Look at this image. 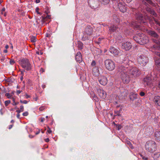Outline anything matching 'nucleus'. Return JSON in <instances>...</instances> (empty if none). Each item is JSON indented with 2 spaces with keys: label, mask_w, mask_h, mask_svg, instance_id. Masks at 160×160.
I'll return each mask as SVG.
<instances>
[{
  "label": "nucleus",
  "mask_w": 160,
  "mask_h": 160,
  "mask_svg": "<svg viewBox=\"0 0 160 160\" xmlns=\"http://www.w3.org/2000/svg\"><path fill=\"white\" fill-rule=\"evenodd\" d=\"M142 158L144 160H147V158L145 157H142Z\"/></svg>",
  "instance_id": "864d4df0"
},
{
  "label": "nucleus",
  "mask_w": 160,
  "mask_h": 160,
  "mask_svg": "<svg viewBox=\"0 0 160 160\" xmlns=\"http://www.w3.org/2000/svg\"><path fill=\"white\" fill-rule=\"evenodd\" d=\"M121 95L123 97H126L128 94V91L124 88H122L121 90Z\"/></svg>",
  "instance_id": "aec40b11"
},
{
  "label": "nucleus",
  "mask_w": 160,
  "mask_h": 160,
  "mask_svg": "<svg viewBox=\"0 0 160 160\" xmlns=\"http://www.w3.org/2000/svg\"><path fill=\"white\" fill-rule=\"evenodd\" d=\"M148 34L152 37H154L156 38H158V35L154 31H149L148 32Z\"/></svg>",
  "instance_id": "6ab92c4d"
},
{
  "label": "nucleus",
  "mask_w": 160,
  "mask_h": 160,
  "mask_svg": "<svg viewBox=\"0 0 160 160\" xmlns=\"http://www.w3.org/2000/svg\"><path fill=\"white\" fill-rule=\"evenodd\" d=\"M116 127H117V128H118V130H120V129H121V126L120 125H118H118H116Z\"/></svg>",
  "instance_id": "a19ab883"
},
{
  "label": "nucleus",
  "mask_w": 160,
  "mask_h": 160,
  "mask_svg": "<svg viewBox=\"0 0 160 160\" xmlns=\"http://www.w3.org/2000/svg\"><path fill=\"white\" fill-rule=\"evenodd\" d=\"M142 4H144L146 7L145 8L146 9L147 11L150 13L151 14L153 15L154 17H156L157 16V14L154 12V11L152 8H149L147 5L148 4H152V1L150 0H142Z\"/></svg>",
  "instance_id": "7ed1b4c3"
},
{
  "label": "nucleus",
  "mask_w": 160,
  "mask_h": 160,
  "mask_svg": "<svg viewBox=\"0 0 160 160\" xmlns=\"http://www.w3.org/2000/svg\"><path fill=\"white\" fill-rule=\"evenodd\" d=\"M29 136L30 138H32L34 137L33 136H32V135H29Z\"/></svg>",
  "instance_id": "4d7b16f0"
},
{
  "label": "nucleus",
  "mask_w": 160,
  "mask_h": 160,
  "mask_svg": "<svg viewBox=\"0 0 160 160\" xmlns=\"http://www.w3.org/2000/svg\"><path fill=\"white\" fill-rule=\"evenodd\" d=\"M98 92L99 96L102 99H105L106 97V93L103 90L101 89H98Z\"/></svg>",
  "instance_id": "4468645a"
},
{
  "label": "nucleus",
  "mask_w": 160,
  "mask_h": 160,
  "mask_svg": "<svg viewBox=\"0 0 160 160\" xmlns=\"http://www.w3.org/2000/svg\"><path fill=\"white\" fill-rule=\"evenodd\" d=\"M40 132V130H39V131L38 132H36L35 134L36 135H38L39 133Z\"/></svg>",
  "instance_id": "bf43d9fd"
},
{
  "label": "nucleus",
  "mask_w": 160,
  "mask_h": 160,
  "mask_svg": "<svg viewBox=\"0 0 160 160\" xmlns=\"http://www.w3.org/2000/svg\"><path fill=\"white\" fill-rule=\"evenodd\" d=\"M122 47L125 50H129L132 48V45L130 42H127L122 43Z\"/></svg>",
  "instance_id": "1a4fd4ad"
},
{
  "label": "nucleus",
  "mask_w": 160,
  "mask_h": 160,
  "mask_svg": "<svg viewBox=\"0 0 160 160\" xmlns=\"http://www.w3.org/2000/svg\"><path fill=\"white\" fill-rule=\"evenodd\" d=\"M141 36L140 37L139 35H136L135 36H134L133 37V39L134 40L136 41L137 43H139L140 44V43H141V41L140 40L141 38Z\"/></svg>",
  "instance_id": "5701e85b"
},
{
  "label": "nucleus",
  "mask_w": 160,
  "mask_h": 160,
  "mask_svg": "<svg viewBox=\"0 0 160 160\" xmlns=\"http://www.w3.org/2000/svg\"><path fill=\"white\" fill-rule=\"evenodd\" d=\"M52 132V131L51 130L50 128L49 127H48L47 134H48V133L50 134V133H51Z\"/></svg>",
  "instance_id": "473e14b6"
},
{
  "label": "nucleus",
  "mask_w": 160,
  "mask_h": 160,
  "mask_svg": "<svg viewBox=\"0 0 160 160\" xmlns=\"http://www.w3.org/2000/svg\"><path fill=\"white\" fill-rule=\"evenodd\" d=\"M42 87L43 89H44L46 87V86L45 85L43 84L42 85Z\"/></svg>",
  "instance_id": "5fc2aeb1"
},
{
  "label": "nucleus",
  "mask_w": 160,
  "mask_h": 160,
  "mask_svg": "<svg viewBox=\"0 0 160 160\" xmlns=\"http://www.w3.org/2000/svg\"><path fill=\"white\" fill-rule=\"evenodd\" d=\"M14 63L15 61L13 59H11V64H13Z\"/></svg>",
  "instance_id": "a18cd8bd"
},
{
  "label": "nucleus",
  "mask_w": 160,
  "mask_h": 160,
  "mask_svg": "<svg viewBox=\"0 0 160 160\" xmlns=\"http://www.w3.org/2000/svg\"><path fill=\"white\" fill-rule=\"evenodd\" d=\"M10 103V100L6 101L5 102V105L6 107H7Z\"/></svg>",
  "instance_id": "7c9ffc66"
},
{
  "label": "nucleus",
  "mask_w": 160,
  "mask_h": 160,
  "mask_svg": "<svg viewBox=\"0 0 160 160\" xmlns=\"http://www.w3.org/2000/svg\"><path fill=\"white\" fill-rule=\"evenodd\" d=\"M138 96V94L136 93H131L130 96V99L133 100L137 98Z\"/></svg>",
  "instance_id": "393cba45"
},
{
  "label": "nucleus",
  "mask_w": 160,
  "mask_h": 160,
  "mask_svg": "<svg viewBox=\"0 0 160 160\" xmlns=\"http://www.w3.org/2000/svg\"><path fill=\"white\" fill-rule=\"evenodd\" d=\"M50 16L49 15H47L45 17L46 18L49 19L50 18Z\"/></svg>",
  "instance_id": "8fccbe9b"
},
{
  "label": "nucleus",
  "mask_w": 160,
  "mask_h": 160,
  "mask_svg": "<svg viewBox=\"0 0 160 160\" xmlns=\"http://www.w3.org/2000/svg\"><path fill=\"white\" fill-rule=\"evenodd\" d=\"M93 31V29L91 27L89 26H87L83 32L84 35L82 38V39L83 40H86V39H87L88 37H86V36L84 37V36L86 35L87 36L91 35L92 34Z\"/></svg>",
  "instance_id": "423d86ee"
},
{
  "label": "nucleus",
  "mask_w": 160,
  "mask_h": 160,
  "mask_svg": "<svg viewBox=\"0 0 160 160\" xmlns=\"http://www.w3.org/2000/svg\"><path fill=\"white\" fill-rule=\"evenodd\" d=\"M109 51L114 56L117 55L119 53V51L113 47H111L110 48Z\"/></svg>",
  "instance_id": "2eb2a0df"
},
{
  "label": "nucleus",
  "mask_w": 160,
  "mask_h": 160,
  "mask_svg": "<svg viewBox=\"0 0 160 160\" xmlns=\"http://www.w3.org/2000/svg\"><path fill=\"white\" fill-rule=\"evenodd\" d=\"M100 1L103 4H107L109 3V0H100Z\"/></svg>",
  "instance_id": "bb28decb"
},
{
  "label": "nucleus",
  "mask_w": 160,
  "mask_h": 160,
  "mask_svg": "<svg viewBox=\"0 0 160 160\" xmlns=\"http://www.w3.org/2000/svg\"><path fill=\"white\" fill-rule=\"evenodd\" d=\"M136 19L139 20H143V17L142 14L139 12H137L136 14Z\"/></svg>",
  "instance_id": "4be33fe9"
},
{
  "label": "nucleus",
  "mask_w": 160,
  "mask_h": 160,
  "mask_svg": "<svg viewBox=\"0 0 160 160\" xmlns=\"http://www.w3.org/2000/svg\"><path fill=\"white\" fill-rule=\"evenodd\" d=\"M98 81L101 85H105L107 84L108 82L107 78L104 76H101L98 78Z\"/></svg>",
  "instance_id": "9d476101"
},
{
  "label": "nucleus",
  "mask_w": 160,
  "mask_h": 160,
  "mask_svg": "<svg viewBox=\"0 0 160 160\" xmlns=\"http://www.w3.org/2000/svg\"><path fill=\"white\" fill-rule=\"evenodd\" d=\"M22 66L26 70H29L31 68V66L28 60L27 59H23L20 62Z\"/></svg>",
  "instance_id": "0eeeda50"
},
{
  "label": "nucleus",
  "mask_w": 160,
  "mask_h": 160,
  "mask_svg": "<svg viewBox=\"0 0 160 160\" xmlns=\"http://www.w3.org/2000/svg\"><path fill=\"white\" fill-rule=\"evenodd\" d=\"M9 47V46L8 45H6L5 47V48L6 49L8 48Z\"/></svg>",
  "instance_id": "6e6d98bb"
},
{
  "label": "nucleus",
  "mask_w": 160,
  "mask_h": 160,
  "mask_svg": "<svg viewBox=\"0 0 160 160\" xmlns=\"http://www.w3.org/2000/svg\"><path fill=\"white\" fill-rule=\"evenodd\" d=\"M11 99L12 100V101L13 102L12 103V104L13 105H16L18 103V102H15V100L13 98H11Z\"/></svg>",
  "instance_id": "c756f323"
},
{
  "label": "nucleus",
  "mask_w": 160,
  "mask_h": 160,
  "mask_svg": "<svg viewBox=\"0 0 160 160\" xmlns=\"http://www.w3.org/2000/svg\"><path fill=\"white\" fill-rule=\"evenodd\" d=\"M17 117L18 118H19L20 117V114L18 113L17 115Z\"/></svg>",
  "instance_id": "338daca9"
},
{
  "label": "nucleus",
  "mask_w": 160,
  "mask_h": 160,
  "mask_svg": "<svg viewBox=\"0 0 160 160\" xmlns=\"http://www.w3.org/2000/svg\"><path fill=\"white\" fill-rule=\"evenodd\" d=\"M28 112H23L22 114V115L23 116H26L28 115Z\"/></svg>",
  "instance_id": "e433bc0d"
},
{
  "label": "nucleus",
  "mask_w": 160,
  "mask_h": 160,
  "mask_svg": "<svg viewBox=\"0 0 160 160\" xmlns=\"http://www.w3.org/2000/svg\"><path fill=\"white\" fill-rule=\"evenodd\" d=\"M99 6V5H97V4H95V5H92V7L94 8H98Z\"/></svg>",
  "instance_id": "ea45409f"
},
{
  "label": "nucleus",
  "mask_w": 160,
  "mask_h": 160,
  "mask_svg": "<svg viewBox=\"0 0 160 160\" xmlns=\"http://www.w3.org/2000/svg\"><path fill=\"white\" fill-rule=\"evenodd\" d=\"M118 29V28L116 26L113 25L109 27V32L111 33L117 31Z\"/></svg>",
  "instance_id": "412c9836"
},
{
  "label": "nucleus",
  "mask_w": 160,
  "mask_h": 160,
  "mask_svg": "<svg viewBox=\"0 0 160 160\" xmlns=\"http://www.w3.org/2000/svg\"><path fill=\"white\" fill-rule=\"evenodd\" d=\"M155 54L156 55H157L158 56L160 57V52H158L155 51Z\"/></svg>",
  "instance_id": "c03bdc74"
},
{
  "label": "nucleus",
  "mask_w": 160,
  "mask_h": 160,
  "mask_svg": "<svg viewBox=\"0 0 160 160\" xmlns=\"http://www.w3.org/2000/svg\"><path fill=\"white\" fill-rule=\"evenodd\" d=\"M40 2V0H36V3H38Z\"/></svg>",
  "instance_id": "680f3d73"
},
{
  "label": "nucleus",
  "mask_w": 160,
  "mask_h": 160,
  "mask_svg": "<svg viewBox=\"0 0 160 160\" xmlns=\"http://www.w3.org/2000/svg\"><path fill=\"white\" fill-rule=\"evenodd\" d=\"M157 146L156 142L154 141L150 140L147 141L145 144L146 149L148 151L153 152L155 151Z\"/></svg>",
  "instance_id": "f03ea898"
},
{
  "label": "nucleus",
  "mask_w": 160,
  "mask_h": 160,
  "mask_svg": "<svg viewBox=\"0 0 160 160\" xmlns=\"http://www.w3.org/2000/svg\"><path fill=\"white\" fill-rule=\"evenodd\" d=\"M45 109V107L44 106H42L39 108V110L40 111H42Z\"/></svg>",
  "instance_id": "72a5a7b5"
},
{
  "label": "nucleus",
  "mask_w": 160,
  "mask_h": 160,
  "mask_svg": "<svg viewBox=\"0 0 160 160\" xmlns=\"http://www.w3.org/2000/svg\"><path fill=\"white\" fill-rule=\"evenodd\" d=\"M118 8L120 11L123 12L126 11V7L124 3L121 2L118 3Z\"/></svg>",
  "instance_id": "9b49d317"
},
{
  "label": "nucleus",
  "mask_w": 160,
  "mask_h": 160,
  "mask_svg": "<svg viewBox=\"0 0 160 160\" xmlns=\"http://www.w3.org/2000/svg\"><path fill=\"white\" fill-rule=\"evenodd\" d=\"M152 80L151 77H148L143 79V83L145 85H150L152 83Z\"/></svg>",
  "instance_id": "f8f14e48"
},
{
  "label": "nucleus",
  "mask_w": 160,
  "mask_h": 160,
  "mask_svg": "<svg viewBox=\"0 0 160 160\" xmlns=\"http://www.w3.org/2000/svg\"><path fill=\"white\" fill-rule=\"evenodd\" d=\"M117 71L120 74V77L123 82L124 83H128L130 81L128 70L124 67L121 66L118 68Z\"/></svg>",
  "instance_id": "f257e3e1"
},
{
  "label": "nucleus",
  "mask_w": 160,
  "mask_h": 160,
  "mask_svg": "<svg viewBox=\"0 0 160 160\" xmlns=\"http://www.w3.org/2000/svg\"><path fill=\"white\" fill-rule=\"evenodd\" d=\"M129 74L132 78H136L138 77L141 74L140 71L136 67H133L128 70Z\"/></svg>",
  "instance_id": "20e7f679"
},
{
  "label": "nucleus",
  "mask_w": 160,
  "mask_h": 160,
  "mask_svg": "<svg viewBox=\"0 0 160 160\" xmlns=\"http://www.w3.org/2000/svg\"><path fill=\"white\" fill-rule=\"evenodd\" d=\"M25 96H26V97L27 98H29L30 97V96L28 95L27 94H26Z\"/></svg>",
  "instance_id": "3c124183"
},
{
  "label": "nucleus",
  "mask_w": 160,
  "mask_h": 160,
  "mask_svg": "<svg viewBox=\"0 0 160 160\" xmlns=\"http://www.w3.org/2000/svg\"><path fill=\"white\" fill-rule=\"evenodd\" d=\"M137 60L138 63L142 65H145L148 61V59L147 57L143 55H141L139 56Z\"/></svg>",
  "instance_id": "6e6552de"
},
{
  "label": "nucleus",
  "mask_w": 160,
  "mask_h": 160,
  "mask_svg": "<svg viewBox=\"0 0 160 160\" xmlns=\"http://www.w3.org/2000/svg\"><path fill=\"white\" fill-rule=\"evenodd\" d=\"M158 87L160 88V82H159V83L158 85Z\"/></svg>",
  "instance_id": "774afa93"
},
{
  "label": "nucleus",
  "mask_w": 160,
  "mask_h": 160,
  "mask_svg": "<svg viewBox=\"0 0 160 160\" xmlns=\"http://www.w3.org/2000/svg\"><path fill=\"white\" fill-rule=\"evenodd\" d=\"M128 144L130 146H131V145H132L131 143L130 142H128Z\"/></svg>",
  "instance_id": "69168bd1"
},
{
  "label": "nucleus",
  "mask_w": 160,
  "mask_h": 160,
  "mask_svg": "<svg viewBox=\"0 0 160 160\" xmlns=\"http://www.w3.org/2000/svg\"><path fill=\"white\" fill-rule=\"evenodd\" d=\"M3 52L4 53H6L8 52V51H7V49H6V50H4Z\"/></svg>",
  "instance_id": "e2e57ef3"
},
{
  "label": "nucleus",
  "mask_w": 160,
  "mask_h": 160,
  "mask_svg": "<svg viewBox=\"0 0 160 160\" xmlns=\"http://www.w3.org/2000/svg\"><path fill=\"white\" fill-rule=\"evenodd\" d=\"M153 41L154 42L157 44V45H154L151 48L152 49V50L155 49L159 50L160 49L159 47L160 46V40H158L156 39H153Z\"/></svg>",
  "instance_id": "ddd939ff"
},
{
  "label": "nucleus",
  "mask_w": 160,
  "mask_h": 160,
  "mask_svg": "<svg viewBox=\"0 0 160 160\" xmlns=\"http://www.w3.org/2000/svg\"><path fill=\"white\" fill-rule=\"evenodd\" d=\"M20 111H21V112H22L24 111V107L23 106H20Z\"/></svg>",
  "instance_id": "79ce46f5"
},
{
  "label": "nucleus",
  "mask_w": 160,
  "mask_h": 160,
  "mask_svg": "<svg viewBox=\"0 0 160 160\" xmlns=\"http://www.w3.org/2000/svg\"><path fill=\"white\" fill-rule=\"evenodd\" d=\"M17 92L18 94L21 92V91L20 90H17Z\"/></svg>",
  "instance_id": "603ef678"
},
{
  "label": "nucleus",
  "mask_w": 160,
  "mask_h": 160,
  "mask_svg": "<svg viewBox=\"0 0 160 160\" xmlns=\"http://www.w3.org/2000/svg\"><path fill=\"white\" fill-rule=\"evenodd\" d=\"M140 94L141 96H143L145 95V93L143 92H141L140 93Z\"/></svg>",
  "instance_id": "49530a36"
},
{
  "label": "nucleus",
  "mask_w": 160,
  "mask_h": 160,
  "mask_svg": "<svg viewBox=\"0 0 160 160\" xmlns=\"http://www.w3.org/2000/svg\"><path fill=\"white\" fill-rule=\"evenodd\" d=\"M96 62L94 61H93L91 63V65L92 66H95L96 65Z\"/></svg>",
  "instance_id": "58836bf2"
},
{
  "label": "nucleus",
  "mask_w": 160,
  "mask_h": 160,
  "mask_svg": "<svg viewBox=\"0 0 160 160\" xmlns=\"http://www.w3.org/2000/svg\"><path fill=\"white\" fill-rule=\"evenodd\" d=\"M44 120H45L44 118H42L41 119V122H43V121Z\"/></svg>",
  "instance_id": "0e129e2a"
},
{
  "label": "nucleus",
  "mask_w": 160,
  "mask_h": 160,
  "mask_svg": "<svg viewBox=\"0 0 160 160\" xmlns=\"http://www.w3.org/2000/svg\"><path fill=\"white\" fill-rule=\"evenodd\" d=\"M16 112L18 113H20L21 112V111H20V110H17L16 111Z\"/></svg>",
  "instance_id": "13d9d810"
},
{
  "label": "nucleus",
  "mask_w": 160,
  "mask_h": 160,
  "mask_svg": "<svg viewBox=\"0 0 160 160\" xmlns=\"http://www.w3.org/2000/svg\"><path fill=\"white\" fill-rule=\"evenodd\" d=\"M75 59L79 63L82 62V58L80 52H78L77 53Z\"/></svg>",
  "instance_id": "a211bd4d"
},
{
  "label": "nucleus",
  "mask_w": 160,
  "mask_h": 160,
  "mask_svg": "<svg viewBox=\"0 0 160 160\" xmlns=\"http://www.w3.org/2000/svg\"><path fill=\"white\" fill-rule=\"evenodd\" d=\"M40 72L41 73H42L44 72V70L42 68H41L40 69Z\"/></svg>",
  "instance_id": "de8ad7c7"
},
{
  "label": "nucleus",
  "mask_w": 160,
  "mask_h": 160,
  "mask_svg": "<svg viewBox=\"0 0 160 160\" xmlns=\"http://www.w3.org/2000/svg\"><path fill=\"white\" fill-rule=\"evenodd\" d=\"M5 96L7 97L8 98H10V94L9 93H6L5 94Z\"/></svg>",
  "instance_id": "4c0bfd02"
},
{
  "label": "nucleus",
  "mask_w": 160,
  "mask_h": 160,
  "mask_svg": "<svg viewBox=\"0 0 160 160\" xmlns=\"http://www.w3.org/2000/svg\"><path fill=\"white\" fill-rule=\"evenodd\" d=\"M77 44L78 48L80 49H82L83 48L82 43L81 42L78 41Z\"/></svg>",
  "instance_id": "a878e982"
},
{
  "label": "nucleus",
  "mask_w": 160,
  "mask_h": 160,
  "mask_svg": "<svg viewBox=\"0 0 160 160\" xmlns=\"http://www.w3.org/2000/svg\"><path fill=\"white\" fill-rule=\"evenodd\" d=\"M149 130H150V131H149V132H150V133H151L152 132V127H151V128H147L145 129L147 132Z\"/></svg>",
  "instance_id": "2f4dec72"
},
{
  "label": "nucleus",
  "mask_w": 160,
  "mask_h": 160,
  "mask_svg": "<svg viewBox=\"0 0 160 160\" xmlns=\"http://www.w3.org/2000/svg\"><path fill=\"white\" fill-rule=\"evenodd\" d=\"M44 140L46 142H48L49 141V138H47L46 139H45Z\"/></svg>",
  "instance_id": "09e8293b"
},
{
  "label": "nucleus",
  "mask_w": 160,
  "mask_h": 160,
  "mask_svg": "<svg viewBox=\"0 0 160 160\" xmlns=\"http://www.w3.org/2000/svg\"><path fill=\"white\" fill-rule=\"evenodd\" d=\"M155 136L156 139L158 141H160V131L156 132L155 133Z\"/></svg>",
  "instance_id": "b1692460"
},
{
  "label": "nucleus",
  "mask_w": 160,
  "mask_h": 160,
  "mask_svg": "<svg viewBox=\"0 0 160 160\" xmlns=\"http://www.w3.org/2000/svg\"><path fill=\"white\" fill-rule=\"evenodd\" d=\"M156 64L158 66H160V62L159 60H157L156 62Z\"/></svg>",
  "instance_id": "c9c22d12"
},
{
  "label": "nucleus",
  "mask_w": 160,
  "mask_h": 160,
  "mask_svg": "<svg viewBox=\"0 0 160 160\" xmlns=\"http://www.w3.org/2000/svg\"><path fill=\"white\" fill-rule=\"evenodd\" d=\"M105 64L106 68L109 70L112 71L115 68L114 62L110 59H107L105 61Z\"/></svg>",
  "instance_id": "39448f33"
},
{
  "label": "nucleus",
  "mask_w": 160,
  "mask_h": 160,
  "mask_svg": "<svg viewBox=\"0 0 160 160\" xmlns=\"http://www.w3.org/2000/svg\"><path fill=\"white\" fill-rule=\"evenodd\" d=\"M39 9L38 8H37L36 9V12L38 13V14H41V13L38 12V11L39 10Z\"/></svg>",
  "instance_id": "37998d69"
},
{
  "label": "nucleus",
  "mask_w": 160,
  "mask_h": 160,
  "mask_svg": "<svg viewBox=\"0 0 160 160\" xmlns=\"http://www.w3.org/2000/svg\"><path fill=\"white\" fill-rule=\"evenodd\" d=\"M153 101L156 105L160 106V97L158 96H155Z\"/></svg>",
  "instance_id": "f3484780"
},
{
  "label": "nucleus",
  "mask_w": 160,
  "mask_h": 160,
  "mask_svg": "<svg viewBox=\"0 0 160 160\" xmlns=\"http://www.w3.org/2000/svg\"><path fill=\"white\" fill-rule=\"evenodd\" d=\"M30 40L32 42H35L36 41V38L35 36H32Z\"/></svg>",
  "instance_id": "c85d7f7f"
},
{
  "label": "nucleus",
  "mask_w": 160,
  "mask_h": 160,
  "mask_svg": "<svg viewBox=\"0 0 160 160\" xmlns=\"http://www.w3.org/2000/svg\"><path fill=\"white\" fill-rule=\"evenodd\" d=\"M20 102L21 103H24V104H27L28 102L27 101L25 100L23 101L22 100H20Z\"/></svg>",
  "instance_id": "f704fd0d"
},
{
  "label": "nucleus",
  "mask_w": 160,
  "mask_h": 160,
  "mask_svg": "<svg viewBox=\"0 0 160 160\" xmlns=\"http://www.w3.org/2000/svg\"><path fill=\"white\" fill-rule=\"evenodd\" d=\"M153 19L155 23L160 26V22L158 21V20L157 19L155 18L154 17H153Z\"/></svg>",
  "instance_id": "cd10ccee"
},
{
  "label": "nucleus",
  "mask_w": 160,
  "mask_h": 160,
  "mask_svg": "<svg viewBox=\"0 0 160 160\" xmlns=\"http://www.w3.org/2000/svg\"><path fill=\"white\" fill-rule=\"evenodd\" d=\"M140 40L141 41V43H140V44H145L148 43L149 42L148 37L146 36H141Z\"/></svg>",
  "instance_id": "dca6fc26"
},
{
  "label": "nucleus",
  "mask_w": 160,
  "mask_h": 160,
  "mask_svg": "<svg viewBox=\"0 0 160 160\" xmlns=\"http://www.w3.org/2000/svg\"><path fill=\"white\" fill-rule=\"evenodd\" d=\"M5 8H3L2 9L1 12H5Z\"/></svg>",
  "instance_id": "052dcab7"
}]
</instances>
